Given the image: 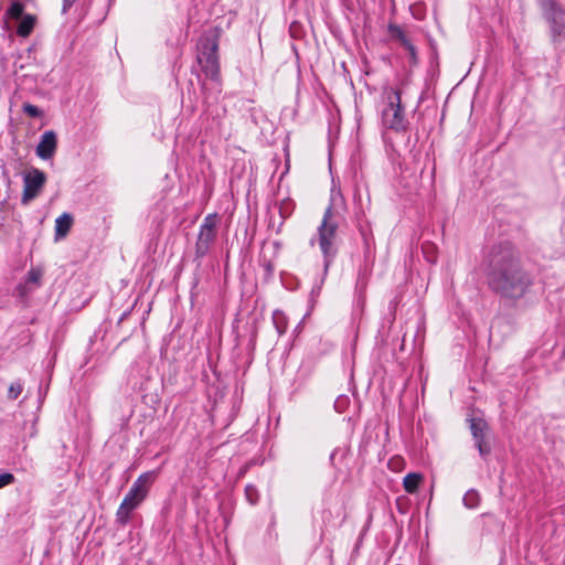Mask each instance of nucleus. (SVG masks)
Wrapping results in <instances>:
<instances>
[{
  "label": "nucleus",
  "instance_id": "nucleus-15",
  "mask_svg": "<svg viewBox=\"0 0 565 565\" xmlns=\"http://www.w3.org/2000/svg\"><path fill=\"white\" fill-rule=\"evenodd\" d=\"M390 29H391L392 35L399 39L402 41V43L405 45V47L409 51V53L412 55H414V46L405 38L403 31L398 26H391Z\"/></svg>",
  "mask_w": 565,
  "mask_h": 565
},
{
  "label": "nucleus",
  "instance_id": "nucleus-22",
  "mask_svg": "<svg viewBox=\"0 0 565 565\" xmlns=\"http://www.w3.org/2000/svg\"><path fill=\"white\" fill-rule=\"evenodd\" d=\"M63 11L65 12L76 0H63Z\"/></svg>",
  "mask_w": 565,
  "mask_h": 565
},
{
  "label": "nucleus",
  "instance_id": "nucleus-7",
  "mask_svg": "<svg viewBox=\"0 0 565 565\" xmlns=\"http://www.w3.org/2000/svg\"><path fill=\"white\" fill-rule=\"evenodd\" d=\"M217 223L218 218L215 214H210L204 218L196 242V250L199 254H205L210 244L214 241Z\"/></svg>",
  "mask_w": 565,
  "mask_h": 565
},
{
  "label": "nucleus",
  "instance_id": "nucleus-3",
  "mask_svg": "<svg viewBox=\"0 0 565 565\" xmlns=\"http://www.w3.org/2000/svg\"><path fill=\"white\" fill-rule=\"evenodd\" d=\"M338 218L329 206L323 215V220L318 227L317 242L324 257V269L327 270L333 256L337 253V230Z\"/></svg>",
  "mask_w": 565,
  "mask_h": 565
},
{
  "label": "nucleus",
  "instance_id": "nucleus-5",
  "mask_svg": "<svg viewBox=\"0 0 565 565\" xmlns=\"http://www.w3.org/2000/svg\"><path fill=\"white\" fill-rule=\"evenodd\" d=\"M198 61L202 70L210 78L218 81L220 78V64L217 56V43L213 39H204L199 46Z\"/></svg>",
  "mask_w": 565,
  "mask_h": 565
},
{
  "label": "nucleus",
  "instance_id": "nucleus-6",
  "mask_svg": "<svg viewBox=\"0 0 565 565\" xmlns=\"http://www.w3.org/2000/svg\"><path fill=\"white\" fill-rule=\"evenodd\" d=\"M46 182L44 172L36 168H32L23 174V193L21 198L22 204L26 205L41 193Z\"/></svg>",
  "mask_w": 565,
  "mask_h": 565
},
{
  "label": "nucleus",
  "instance_id": "nucleus-17",
  "mask_svg": "<svg viewBox=\"0 0 565 565\" xmlns=\"http://www.w3.org/2000/svg\"><path fill=\"white\" fill-rule=\"evenodd\" d=\"M22 391H23V386L20 382L12 383L8 390V397L11 399H15L19 397V395L22 393Z\"/></svg>",
  "mask_w": 565,
  "mask_h": 565
},
{
  "label": "nucleus",
  "instance_id": "nucleus-12",
  "mask_svg": "<svg viewBox=\"0 0 565 565\" xmlns=\"http://www.w3.org/2000/svg\"><path fill=\"white\" fill-rule=\"evenodd\" d=\"M35 24V17L26 14L22 18L21 22L18 25V34L22 38H26L31 34Z\"/></svg>",
  "mask_w": 565,
  "mask_h": 565
},
{
  "label": "nucleus",
  "instance_id": "nucleus-16",
  "mask_svg": "<svg viewBox=\"0 0 565 565\" xmlns=\"http://www.w3.org/2000/svg\"><path fill=\"white\" fill-rule=\"evenodd\" d=\"M23 13V4L20 2H13L8 10V15L12 19H20Z\"/></svg>",
  "mask_w": 565,
  "mask_h": 565
},
{
  "label": "nucleus",
  "instance_id": "nucleus-19",
  "mask_svg": "<svg viewBox=\"0 0 565 565\" xmlns=\"http://www.w3.org/2000/svg\"><path fill=\"white\" fill-rule=\"evenodd\" d=\"M23 110L30 117H40L42 115V111L36 106H34L32 104H24Z\"/></svg>",
  "mask_w": 565,
  "mask_h": 565
},
{
  "label": "nucleus",
  "instance_id": "nucleus-2",
  "mask_svg": "<svg viewBox=\"0 0 565 565\" xmlns=\"http://www.w3.org/2000/svg\"><path fill=\"white\" fill-rule=\"evenodd\" d=\"M153 480L154 473L146 472L135 481L116 512V519L119 524L125 525L128 523L130 513L146 499Z\"/></svg>",
  "mask_w": 565,
  "mask_h": 565
},
{
  "label": "nucleus",
  "instance_id": "nucleus-18",
  "mask_svg": "<svg viewBox=\"0 0 565 565\" xmlns=\"http://www.w3.org/2000/svg\"><path fill=\"white\" fill-rule=\"evenodd\" d=\"M43 276V271L39 268H33L28 274V281L39 284Z\"/></svg>",
  "mask_w": 565,
  "mask_h": 565
},
{
  "label": "nucleus",
  "instance_id": "nucleus-20",
  "mask_svg": "<svg viewBox=\"0 0 565 565\" xmlns=\"http://www.w3.org/2000/svg\"><path fill=\"white\" fill-rule=\"evenodd\" d=\"M13 480H14V477L11 473L0 475V489L12 483Z\"/></svg>",
  "mask_w": 565,
  "mask_h": 565
},
{
  "label": "nucleus",
  "instance_id": "nucleus-11",
  "mask_svg": "<svg viewBox=\"0 0 565 565\" xmlns=\"http://www.w3.org/2000/svg\"><path fill=\"white\" fill-rule=\"evenodd\" d=\"M423 479V475L420 473L412 472L406 475L403 479V486L405 491L408 493L416 492Z\"/></svg>",
  "mask_w": 565,
  "mask_h": 565
},
{
  "label": "nucleus",
  "instance_id": "nucleus-1",
  "mask_svg": "<svg viewBox=\"0 0 565 565\" xmlns=\"http://www.w3.org/2000/svg\"><path fill=\"white\" fill-rule=\"evenodd\" d=\"M489 285L504 298L519 299L527 292L532 280L507 249L492 255Z\"/></svg>",
  "mask_w": 565,
  "mask_h": 565
},
{
  "label": "nucleus",
  "instance_id": "nucleus-8",
  "mask_svg": "<svg viewBox=\"0 0 565 565\" xmlns=\"http://www.w3.org/2000/svg\"><path fill=\"white\" fill-rule=\"evenodd\" d=\"M470 429L476 440L479 452L483 456L490 452V445L486 441L488 425L482 418H472Z\"/></svg>",
  "mask_w": 565,
  "mask_h": 565
},
{
  "label": "nucleus",
  "instance_id": "nucleus-21",
  "mask_svg": "<svg viewBox=\"0 0 565 565\" xmlns=\"http://www.w3.org/2000/svg\"><path fill=\"white\" fill-rule=\"evenodd\" d=\"M255 489L253 487H247L246 488V495H247V499L249 500L250 503H255L256 502V499L253 498V491Z\"/></svg>",
  "mask_w": 565,
  "mask_h": 565
},
{
  "label": "nucleus",
  "instance_id": "nucleus-13",
  "mask_svg": "<svg viewBox=\"0 0 565 565\" xmlns=\"http://www.w3.org/2000/svg\"><path fill=\"white\" fill-rule=\"evenodd\" d=\"M273 322L279 334L285 333L287 329V318L282 311L276 310L273 313Z\"/></svg>",
  "mask_w": 565,
  "mask_h": 565
},
{
  "label": "nucleus",
  "instance_id": "nucleus-9",
  "mask_svg": "<svg viewBox=\"0 0 565 565\" xmlns=\"http://www.w3.org/2000/svg\"><path fill=\"white\" fill-rule=\"evenodd\" d=\"M57 147V137L53 130H47L41 136L40 142L36 146V156L43 160L51 159Z\"/></svg>",
  "mask_w": 565,
  "mask_h": 565
},
{
  "label": "nucleus",
  "instance_id": "nucleus-10",
  "mask_svg": "<svg viewBox=\"0 0 565 565\" xmlns=\"http://www.w3.org/2000/svg\"><path fill=\"white\" fill-rule=\"evenodd\" d=\"M73 224V217L63 213L55 220V239L58 241L67 235Z\"/></svg>",
  "mask_w": 565,
  "mask_h": 565
},
{
  "label": "nucleus",
  "instance_id": "nucleus-14",
  "mask_svg": "<svg viewBox=\"0 0 565 565\" xmlns=\"http://www.w3.org/2000/svg\"><path fill=\"white\" fill-rule=\"evenodd\" d=\"M462 501L467 508H476L479 503V494L475 490H469L465 493Z\"/></svg>",
  "mask_w": 565,
  "mask_h": 565
},
{
  "label": "nucleus",
  "instance_id": "nucleus-4",
  "mask_svg": "<svg viewBox=\"0 0 565 565\" xmlns=\"http://www.w3.org/2000/svg\"><path fill=\"white\" fill-rule=\"evenodd\" d=\"M387 106L382 111L383 125L390 129L403 130L406 127L404 111L401 107V94L391 89L387 95Z\"/></svg>",
  "mask_w": 565,
  "mask_h": 565
}]
</instances>
